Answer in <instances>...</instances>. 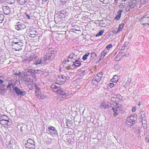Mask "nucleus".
Returning <instances> with one entry per match:
<instances>
[{"instance_id":"nucleus-20","label":"nucleus","mask_w":149,"mask_h":149,"mask_svg":"<svg viewBox=\"0 0 149 149\" xmlns=\"http://www.w3.org/2000/svg\"><path fill=\"white\" fill-rule=\"evenodd\" d=\"M79 58H78L76 61H74V62H72L73 66H74L76 67H78L80 65L81 63L79 60Z\"/></svg>"},{"instance_id":"nucleus-33","label":"nucleus","mask_w":149,"mask_h":149,"mask_svg":"<svg viewBox=\"0 0 149 149\" xmlns=\"http://www.w3.org/2000/svg\"><path fill=\"white\" fill-rule=\"evenodd\" d=\"M29 34H38L37 32L33 29H31L29 31Z\"/></svg>"},{"instance_id":"nucleus-31","label":"nucleus","mask_w":149,"mask_h":149,"mask_svg":"<svg viewBox=\"0 0 149 149\" xmlns=\"http://www.w3.org/2000/svg\"><path fill=\"white\" fill-rule=\"evenodd\" d=\"M90 54V53H87L85 55H84L82 57V59L84 60H86V59H87L88 57V56Z\"/></svg>"},{"instance_id":"nucleus-23","label":"nucleus","mask_w":149,"mask_h":149,"mask_svg":"<svg viewBox=\"0 0 149 149\" xmlns=\"http://www.w3.org/2000/svg\"><path fill=\"white\" fill-rule=\"evenodd\" d=\"M0 94L4 95L7 91V89L4 88L0 87Z\"/></svg>"},{"instance_id":"nucleus-1","label":"nucleus","mask_w":149,"mask_h":149,"mask_svg":"<svg viewBox=\"0 0 149 149\" xmlns=\"http://www.w3.org/2000/svg\"><path fill=\"white\" fill-rule=\"evenodd\" d=\"M47 52L43 59L45 64L48 63L52 60L54 56L57 54L56 51L54 49L52 48L48 49Z\"/></svg>"},{"instance_id":"nucleus-59","label":"nucleus","mask_w":149,"mask_h":149,"mask_svg":"<svg viewBox=\"0 0 149 149\" xmlns=\"http://www.w3.org/2000/svg\"><path fill=\"white\" fill-rule=\"evenodd\" d=\"M28 140H32V139H31L29 138V139H28Z\"/></svg>"},{"instance_id":"nucleus-10","label":"nucleus","mask_w":149,"mask_h":149,"mask_svg":"<svg viewBox=\"0 0 149 149\" xmlns=\"http://www.w3.org/2000/svg\"><path fill=\"white\" fill-rule=\"evenodd\" d=\"M13 90L18 95L24 96L26 94L25 91H22L17 86L13 88Z\"/></svg>"},{"instance_id":"nucleus-27","label":"nucleus","mask_w":149,"mask_h":149,"mask_svg":"<svg viewBox=\"0 0 149 149\" xmlns=\"http://www.w3.org/2000/svg\"><path fill=\"white\" fill-rule=\"evenodd\" d=\"M108 52L107 50H104L101 53V56L100 58V60L102 59L105 56V55Z\"/></svg>"},{"instance_id":"nucleus-4","label":"nucleus","mask_w":149,"mask_h":149,"mask_svg":"<svg viewBox=\"0 0 149 149\" xmlns=\"http://www.w3.org/2000/svg\"><path fill=\"white\" fill-rule=\"evenodd\" d=\"M136 120L135 117L131 115L129 117L127 118L126 123L129 127H131L135 123Z\"/></svg>"},{"instance_id":"nucleus-39","label":"nucleus","mask_w":149,"mask_h":149,"mask_svg":"<svg viewBox=\"0 0 149 149\" xmlns=\"http://www.w3.org/2000/svg\"><path fill=\"white\" fill-rule=\"evenodd\" d=\"M113 79H115V81H113V82L116 83L118 81V77L117 76L115 75L113 76Z\"/></svg>"},{"instance_id":"nucleus-63","label":"nucleus","mask_w":149,"mask_h":149,"mask_svg":"<svg viewBox=\"0 0 149 149\" xmlns=\"http://www.w3.org/2000/svg\"><path fill=\"white\" fill-rule=\"evenodd\" d=\"M64 141H65V143H66V140H65Z\"/></svg>"},{"instance_id":"nucleus-24","label":"nucleus","mask_w":149,"mask_h":149,"mask_svg":"<svg viewBox=\"0 0 149 149\" xmlns=\"http://www.w3.org/2000/svg\"><path fill=\"white\" fill-rule=\"evenodd\" d=\"M115 108L114 107H112V110L113 111V115L115 116H117L119 112V111L120 110V109L118 110V109H115Z\"/></svg>"},{"instance_id":"nucleus-44","label":"nucleus","mask_w":149,"mask_h":149,"mask_svg":"<svg viewBox=\"0 0 149 149\" xmlns=\"http://www.w3.org/2000/svg\"><path fill=\"white\" fill-rule=\"evenodd\" d=\"M145 139L146 140H149V135H148V134L147 133H145Z\"/></svg>"},{"instance_id":"nucleus-7","label":"nucleus","mask_w":149,"mask_h":149,"mask_svg":"<svg viewBox=\"0 0 149 149\" xmlns=\"http://www.w3.org/2000/svg\"><path fill=\"white\" fill-rule=\"evenodd\" d=\"M63 66L64 68L67 70L72 69L73 67L72 62L68 60L64 63Z\"/></svg>"},{"instance_id":"nucleus-14","label":"nucleus","mask_w":149,"mask_h":149,"mask_svg":"<svg viewBox=\"0 0 149 149\" xmlns=\"http://www.w3.org/2000/svg\"><path fill=\"white\" fill-rule=\"evenodd\" d=\"M29 140H26L27 141ZM31 141V142H28L26 144V147L29 148L31 149H34L35 148V145L34 140H29Z\"/></svg>"},{"instance_id":"nucleus-47","label":"nucleus","mask_w":149,"mask_h":149,"mask_svg":"<svg viewBox=\"0 0 149 149\" xmlns=\"http://www.w3.org/2000/svg\"><path fill=\"white\" fill-rule=\"evenodd\" d=\"M60 13L61 14H62L63 15H64L65 14H66L67 13V12L65 10H61L60 11Z\"/></svg>"},{"instance_id":"nucleus-36","label":"nucleus","mask_w":149,"mask_h":149,"mask_svg":"<svg viewBox=\"0 0 149 149\" xmlns=\"http://www.w3.org/2000/svg\"><path fill=\"white\" fill-rule=\"evenodd\" d=\"M72 123V121H68L66 122V123L68 127H71Z\"/></svg>"},{"instance_id":"nucleus-13","label":"nucleus","mask_w":149,"mask_h":149,"mask_svg":"<svg viewBox=\"0 0 149 149\" xmlns=\"http://www.w3.org/2000/svg\"><path fill=\"white\" fill-rule=\"evenodd\" d=\"M48 130L51 134L57 136L58 135V132L54 127L50 126V127H49Z\"/></svg>"},{"instance_id":"nucleus-64","label":"nucleus","mask_w":149,"mask_h":149,"mask_svg":"<svg viewBox=\"0 0 149 149\" xmlns=\"http://www.w3.org/2000/svg\"><path fill=\"white\" fill-rule=\"evenodd\" d=\"M118 55H117V56H116V57H118Z\"/></svg>"},{"instance_id":"nucleus-5","label":"nucleus","mask_w":149,"mask_h":149,"mask_svg":"<svg viewBox=\"0 0 149 149\" xmlns=\"http://www.w3.org/2000/svg\"><path fill=\"white\" fill-rule=\"evenodd\" d=\"M141 23L143 26L149 25V16L148 14L143 16L140 20Z\"/></svg>"},{"instance_id":"nucleus-57","label":"nucleus","mask_w":149,"mask_h":149,"mask_svg":"<svg viewBox=\"0 0 149 149\" xmlns=\"http://www.w3.org/2000/svg\"><path fill=\"white\" fill-rule=\"evenodd\" d=\"M68 141V143L69 142H70V141L71 140H67Z\"/></svg>"},{"instance_id":"nucleus-42","label":"nucleus","mask_w":149,"mask_h":149,"mask_svg":"<svg viewBox=\"0 0 149 149\" xmlns=\"http://www.w3.org/2000/svg\"><path fill=\"white\" fill-rule=\"evenodd\" d=\"M112 47V45L111 44H110L107 45L106 47V49L107 50H109L110 48Z\"/></svg>"},{"instance_id":"nucleus-62","label":"nucleus","mask_w":149,"mask_h":149,"mask_svg":"<svg viewBox=\"0 0 149 149\" xmlns=\"http://www.w3.org/2000/svg\"><path fill=\"white\" fill-rule=\"evenodd\" d=\"M141 104H140V103H139L138 104V105H140Z\"/></svg>"},{"instance_id":"nucleus-8","label":"nucleus","mask_w":149,"mask_h":149,"mask_svg":"<svg viewBox=\"0 0 149 149\" xmlns=\"http://www.w3.org/2000/svg\"><path fill=\"white\" fill-rule=\"evenodd\" d=\"M3 10L4 14L7 15L12 13L13 8H10L7 6H4L3 7Z\"/></svg>"},{"instance_id":"nucleus-21","label":"nucleus","mask_w":149,"mask_h":149,"mask_svg":"<svg viewBox=\"0 0 149 149\" xmlns=\"http://www.w3.org/2000/svg\"><path fill=\"white\" fill-rule=\"evenodd\" d=\"M123 12V10H120L118 12V14L116 16V17L115 18V19L116 20H118L121 17V13Z\"/></svg>"},{"instance_id":"nucleus-19","label":"nucleus","mask_w":149,"mask_h":149,"mask_svg":"<svg viewBox=\"0 0 149 149\" xmlns=\"http://www.w3.org/2000/svg\"><path fill=\"white\" fill-rule=\"evenodd\" d=\"M33 80L30 78H25L23 79V81L29 85H31L33 82Z\"/></svg>"},{"instance_id":"nucleus-53","label":"nucleus","mask_w":149,"mask_h":149,"mask_svg":"<svg viewBox=\"0 0 149 149\" xmlns=\"http://www.w3.org/2000/svg\"><path fill=\"white\" fill-rule=\"evenodd\" d=\"M113 81H115V79L113 78L112 79H111V81L113 82Z\"/></svg>"},{"instance_id":"nucleus-54","label":"nucleus","mask_w":149,"mask_h":149,"mask_svg":"<svg viewBox=\"0 0 149 149\" xmlns=\"http://www.w3.org/2000/svg\"><path fill=\"white\" fill-rule=\"evenodd\" d=\"M123 3H122V4L120 5L119 6H124L125 4V3H124V4L123 5Z\"/></svg>"},{"instance_id":"nucleus-56","label":"nucleus","mask_w":149,"mask_h":149,"mask_svg":"<svg viewBox=\"0 0 149 149\" xmlns=\"http://www.w3.org/2000/svg\"><path fill=\"white\" fill-rule=\"evenodd\" d=\"M23 127H22L21 128V129H20V130L21 131H22V128H23Z\"/></svg>"},{"instance_id":"nucleus-55","label":"nucleus","mask_w":149,"mask_h":149,"mask_svg":"<svg viewBox=\"0 0 149 149\" xmlns=\"http://www.w3.org/2000/svg\"><path fill=\"white\" fill-rule=\"evenodd\" d=\"M4 0H1V1H0V2L2 3L4 1Z\"/></svg>"},{"instance_id":"nucleus-6","label":"nucleus","mask_w":149,"mask_h":149,"mask_svg":"<svg viewBox=\"0 0 149 149\" xmlns=\"http://www.w3.org/2000/svg\"><path fill=\"white\" fill-rule=\"evenodd\" d=\"M38 70L33 69H25L24 70V74L25 76L28 77L32 75L33 73H37Z\"/></svg>"},{"instance_id":"nucleus-41","label":"nucleus","mask_w":149,"mask_h":149,"mask_svg":"<svg viewBox=\"0 0 149 149\" xmlns=\"http://www.w3.org/2000/svg\"><path fill=\"white\" fill-rule=\"evenodd\" d=\"M122 30H121L120 29H119V27L117 29V30L116 31V30H114V32L115 33L118 34V33L120 31H122Z\"/></svg>"},{"instance_id":"nucleus-37","label":"nucleus","mask_w":149,"mask_h":149,"mask_svg":"<svg viewBox=\"0 0 149 149\" xmlns=\"http://www.w3.org/2000/svg\"><path fill=\"white\" fill-rule=\"evenodd\" d=\"M103 74V73L101 72L98 73L97 74V75H96L97 77H99L101 79V78L102 77V75Z\"/></svg>"},{"instance_id":"nucleus-48","label":"nucleus","mask_w":149,"mask_h":149,"mask_svg":"<svg viewBox=\"0 0 149 149\" xmlns=\"http://www.w3.org/2000/svg\"><path fill=\"white\" fill-rule=\"evenodd\" d=\"M111 100L113 102H115L116 101V98L115 97H112L111 98Z\"/></svg>"},{"instance_id":"nucleus-50","label":"nucleus","mask_w":149,"mask_h":149,"mask_svg":"<svg viewBox=\"0 0 149 149\" xmlns=\"http://www.w3.org/2000/svg\"><path fill=\"white\" fill-rule=\"evenodd\" d=\"M136 107H132V112H134L136 111Z\"/></svg>"},{"instance_id":"nucleus-40","label":"nucleus","mask_w":149,"mask_h":149,"mask_svg":"<svg viewBox=\"0 0 149 149\" xmlns=\"http://www.w3.org/2000/svg\"><path fill=\"white\" fill-rule=\"evenodd\" d=\"M7 3L12 4L14 3L15 2V0H6Z\"/></svg>"},{"instance_id":"nucleus-58","label":"nucleus","mask_w":149,"mask_h":149,"mask_svg":"<svg viewBox=\"0 0 149 149\" xmlns=\"http://www.w3.org/2000/svg\"><path fill=\"white\" fill-rule=\"evenodd\" d=\"M26 149H31L30 148H26Z\"/></svg>"},{"instance_id":"nucleus-3","label":"nucleus","mask_w":149,"mask_h":149,"mask_svg":"<svg viewBox=\"0 0 149 149\" xmlns=\"http://www.w3.org/2000/svg\"><path fill=\"white\" fill-rule=\"evenodd\" d=\"M69 77L67 76L63 75H60L56 79V84H58L59 85H62L64 84L66 81L68 80Z\"/></svg>"},{"instance_id":"nucleus-52","label":"nucleus","mask_w":149,"mask_h":149,"mask_svg":"<svg viewBox=\"0 0 149 149\" xmlns=\"http://www.w3.org/2000/svg\"><path fill=\"white\" fill-rule=\"evenodd\" d=\"M3 82V81L0 79V84H2Z\"/></svg>"},{"instance_id":"nucleus-15","label":"nucleus","mask_w":149,"mask_h":149,"mask_svg":"<svg viewBox=\"0 0 149 149\" xmlns=\"http://www.w3.org/2000/svg\"><path fill=\"white\" fill-rule=\"evenodd\" d=\"M68 58L71 60L70 61L72 62L76 61L78 58L77 57V55L73 53L71 54Z\"/></svg>"},{"instance_id":"nucleus-38","label":"nucleus","mask_w":149,"mask_h":149,"mask_svg":"<svg viewBox=\"0 0 149 149\" xmlns=\"http://www.w3.org/2000/svg\"><path fill=\"white\" fill-rule=\"evenodd\" d=\"M114 84L113 83H109L108 85V88L109 89L112 88L114 86Z\"/></svg>"},{"instance_id":"nucleus-11","label":"nucleus","mask_w":149,"mask_h":149,"mask_svg":"<svg viewBox=\"0 0 149 149\" xmlns=\"http://www.w3.org/2000/svg\"><path fill=\"white\" fill-rule=\"evenodd\" d=\"M15 28L17 30L23 29L26 27L24 24L20 22H18L15 26Z\"/></svg>"},{"instance_id":"nucleus-16","label":"nucleus","mask_w":149,"mask_h":149,"mask_svg":"<svg viewBox=\"0 0 149 149\" xmlns=\"http://www.w3.org/2000/svg\"><path fill=\"white\" fill-rule=\"evenodd\" d=\"M101 79L100 78L96 76L93 79L92 83L96 85L100 81Z\"/></svg>"},{"instance_id":"nucleus-61","label":"nucleus","mask_w":149,"mask_h":149,"mask_svg":"<svg viewBox=\"0 0 149 149\" xmlns=\"http://www.w3.org/2000/svg\"><path fill=\"white\" fill-rule=\"evenodd\" d=\"M147 142L149 143V140H148Z\"/></svg>"},{"instance_id":"nucleus-2","label":"nucleus","mask_w":149,"mask_h":149,"mask_svg":"<svg viewBox=\"0 0 149 149\" xmlns=\"http://www.w3.org/2000/svg\"><path fill=\"white\" fill-rule=\"evenodd\" d=\"M51 89L53 91L56 92L58 94L62 96L63 97H65L69 95L67 91H64L63 89L60 87L57 86L55 84H53L51 86Z\"/></svg>"},{"instance_id":"nucleus-32","label":"nucleus","mask_w":149,"mask_h":149,"mask_svg":"<svg viewBox=\"0 0 149 149\" xmlns=\"http://www.w3.org/2000/svg\"><path fill=\"white\" fill-rule=\"evenodd\" d=\"M140 114H141V118L143 119V120L145 119V114L144 111H141Z\"/></svg>"},{"instance_id":"nucleus-25","label":"nucleus","mask_w":149,"mask_h":149,"mask_svg":"<svg viewBox=\"0 0 149 149\" xmlns=\"http://www.w3.org/2000/svg\"><path fill=\"white\" fill-rule=\"evenodd\" d=\"M43 58H39L38 59V60L37 61H36V64H42V63H45V61L43 60Z\"/></svg>"},{"instance_id":"nucleus-46","label":"nucleus","mask_w":149,"mask_h":149,"mask_svg":"<svg viewBox=\"0 0 149 149\" xmlns=\"http://www.w3.org/2000/svg\"><path fill=\"white\" fill-rule=\"evenodd\" d=\"M114 107L115 108V109H118V110H119L120 109V108H121V107H120V106H119L117 104H116V105L114 107Z\"/></svg>"},{"instance_id":"nucleus-43","label":"nucleus","mask_w":149,"mask_h":149,"mask_svg":"<svg viewBox=\"0 0 149 149\" xmlns=\"http://www.w3.org/2000/svg\"><path fill=\"white\" fill-rule=\"evenodd\" d=\"M124 23H121L120 24L119 26V29H120L122 30L123 27H124Z\"/></svg>"},{"instance_id":"nucleus-9","label":"nucleus","mask_w":149,"mask_h":149,"mask_svg":"<svg viewBox=\"0 0 149 149\" xmlns=\"http://www.w3.org/2000/svg\"><path fill=\"white\" fill-rule=\"evenodd\" d=\"M12 45L15 51H19L22 49L24 44L22 42H21L15 44H12Z\"/></svg>"},{"instance_id":"nucleus-49","label":"nucleus","mask_w":149,"mask_h":149,"mask_svg":"<svg viewBox=\"0 0 149 149\" xmlns=\"http://www.w3.org/2000/svg\"><path fill=\"white\" fill-rule=\"evenodd\" d=\"M26 13L25 15L26 17H27L28 19H31L30 16L29 15L26 13Z\"/></svg>"},{"instance_id":"nucleus-35","label":"nucleus","mask_w":149,"mask_h":149,"mask_svg":"<svg viewBox=\"0 0 149 149\" xmlns=\"http://www.w3.org/2000/svg\"><path fill=\"white\" fill-rule=\"evenodd\" d=\"M104 32V30H101L99 31V32L97 33L96 35V37H98L100 36H101L102 35Z\"/></svg>"},{"instance_id":"nucleus-30","label":"nucleus","mask_w":149,"mask_h":149,"mask_svg":"<svg viewBox=\"0 0 149 149\" xmlns=\"http://www.w3.org/2000/svg\"><path fill=\"white\" fill-rule=\"evenodd\" d=\"M1 116L3 118V119L0 120V122L1 123L3 120L6 121L8 122V120H7V119L8 118L6 116L4 115H1Z\"/></svg>"},{"instance_id":"nucleus-34","label":"nucleus","mask_w":149,"mask_h":149,"mask_svg":"<svg viewBox=\"0 0 149 149\" xmlns=\"http://www.w3.org/2000/svg\"><path fill=\"white\" fill-rule=\"evenodd\" d=\"M4 18V15L0 12V23H2Z\"/></svg>"},{"instance_id":"nucleus-51","label":"nucleus","mask_w":149,"mask_h":149,"mask_svg":"<svg viewBox=\"0 0 149 149\" xmlns=\"http://www.w3.org/2000/svg\"><path fill=\"white\" fill-rule=\"evenodd\" d=\"M1 85L0 86V87L4 88L5 87V84H1Z\"/></svg>"},{"instance_id":"nucleus-22","label":"nucleus","mask_w":149,"mask_h":149,"mask_svg":"<svg viewBox=\"0 0 149 149\" xmlns=\"http://www.w3.org/2000/svg\"><path fill=\"white\" fill-rule=\"evenodd\" d=\"M91 56L90 60L89 62H92L93 60L96 58V55L95 52H92L91 54Z\"/></svg>"},{"instance_id":"nucleus-45","label":"nucleus","mask_w":149,"mask_h":149,"mask_svg":"<svg viewBox=\"0 0 149 149\" xmlns=\"http://www.w3.org/2000/svg\"><path fill=\"white\" fill-rule=\"evenodd\" d=\"M38 34H30L29 35V36L30 37L34 38L36 36H37Z\"/></svg>"},{"instance_id":"nucleus-28","label":"nucleus","mask_w":149,"mask_h":149,"mask_svg":"<svg viewBox=\"0 0 149 149\" xmlns=\"http://www.w3.org/2000/svg\"><path fill=\"white\" fill-rule=\"evenodd\" d=\"M15 87L14 86V85L13 84V83H9L7 87V88L8 89H9L10 91H12L11 88H13L14 87Z\"/></svg>"},{"instance_id":"nucleus-60","label":"nucleus","mask_w":149,"mask_h":149,"mask_svg":"<svg viewBox=\"0 0 149 149\" xmlns=\"http://www.w3.org/2000/svg\"><path fill=\"white\" fill-rule=\"evenodd\" d=\"M122 1H125L126 0H122Z\"/></svg>"},{"instance_id":"nucleus-26","label":"nucleus","mask_w":149,"mask_h":149,"mask_svg":"<svg viewBox=\"0 0 149 149\" xmlns=\"http://www.w3.org/2000/svg\"><path fill=\"white\" fill-rule=\"evenodd\" d=\"M22 40H19L17 38H15L13 39V42L11 43V45L17 44L19 42H22Z\"/></svg>"},{"instance_id":"nucleus-12","label":"nucleus","mask_w":149,"mask_h":149,"mask_svg":"<svg viewBox=\"0 0 149 149\" xmlns=\"http://www.w3.org/2000/svg\"><path fill=\"white\" fill-rule=\"evenodd\" d=\"M38 89H36L35 91V94L37 97L39 99H43L46 98V96L43 94L41 93L39 91Z\"/></svg>"},{"instance_id":"nucleus-17","label":"nucleus","mask_w":149,"mask_h":149,"mask_svg":"<svg viewBox=\"0 0 149 149\" xmlns=\"http://www.w3.org/2000/svg\"><path fill=\"white\" fill-rule=\"evenodd\" d=\"M107 102H102L100 104V108L102 109H109L110 106L107 104Z\"/></svg>"},{"instance_id":"nucleus-29","label":"nucleus","mask_w":149,"mask_h":149,"mask_svg":"<svg viewBox=\"0 0 149 149\" xmlns=\"http://www.w3.org/2000/svg\"><path fill=\"white\" fill-rule=\"evenodd\" d=\"M18 3L21 5H23L25 4L28 0H16Z\"/></svg>"},{"instance_id":"nucleus-18","label":"nucleus","mask_w":149,"mask_h":149,"mask_svg":"<svg viewBox=\"0 0 149 149\" xmlns=\"http://www.w3.org/2000/svg\"><path fill=\"white\" fill-rule=\"evenodd\" d=\"M137 5V1L136 0H133L129 3L128 5L129 6L132 8H134Z\"/></svg>"}]
</instances>
